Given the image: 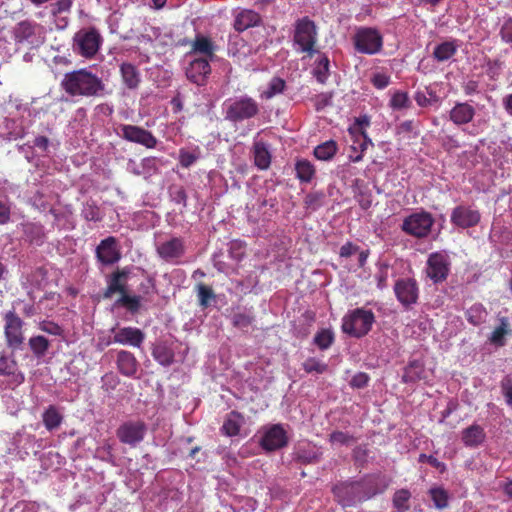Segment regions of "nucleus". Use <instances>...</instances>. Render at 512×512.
Segmentation results:
<instances>
[{"instance_id":"obj_16","label":"nucleus","mask_w":512,"mask_h":512,"mask_svg":"<svg viewBox=\"0 0 512 512\" xmlns=\"http://www.w3.org/2000/svg\"><path fill=\"white\" fill-rule=\"evenodd\" d=\"M450 272V261L448 255L435 252L429 255L427 260L426 274L433 283L445 281Z\"/></svg>"},{"instance_id":"obj_27","label":"nucleus","mask_w":512,"mask_h":512,"mask_svg":"<svg viewBox=\"0 0 512 512\" xmlns=\"http://www.w3.org/2000/svg\"><path fill=\"white\" fill-rule=\"evenodd\" d=\"M116 364L119 372L127 377H132L138 370V361L133 353L120 350L117 354Z\"/></svg>"},{"instance_id":"obj_34","label":"nucleus","mask_w":512,"mask_h":512,"mask_svg":"<svg viewBox=\"0 0 512 512\" xmlns=\"http://www.w3.org/2000/svg\"><path fill=\"white\" fill-rule=\"evenodd\" d=\"M254 163L260 170H266L271 164V154L267 145L262 142H255L253 146Z\"/></svg>"},{"instance_id":"obj_4","label":"nucleus","mask_w":512,"mask_h":512,"mask_svg":"<svg viewBox=\"0 0 512 512\" xmlns=\"http://www.w3.org/2000/svg\"><path fill=\"white\" fill-rule=\"evenodd\" d=\"M292 41L298 54L308 58L317 54L318 29L315 22L308 16L297 19L294 23Z\"/></svg>"},{"instance_id":"obj_2","label":"nucleus","mask_w":512,"mask_h":512,"mask_svg":"<svg viewBox=\"0 0 512 512\" xmlns=\"http://www.w3.org/2000/svg\"><path fill=\"white\" fill-rule=\"evenodd\" d=\"M336 501L344 508L353 507L376 495L379 491L373 486L372 477L360 481H344L332 488Z\"/></svg>"},{"instance_id":"obj_46","label":"nucleus","mask_w":512,"mask_h":512,"mask_svg":"<svg viewBox=\"0 0 512 512\" xmlns=\"http://www.w3.org/2000/svg\"><path fill=\"white\" fill-rule=\"evenodd\" d=\"M254 322V316L251 312L238 310L231 316L233 327L238 329L248 328Z\"/></svg>"},{"instance_id":"obj_37","label":"nucleus","mask_w":512,"mask_h":512,"mask_svg":"<svg viewBox=\"0 0 512 512\" xmlns=\"http://www.w3.org/2000/svg\"><path fill=\"white\" fill-rule=\"evenodd\" d=\"M296 177L300 182L309 183L316 174L315 166L307 159H299L295 163Z\"/></svg>"},{"instance_id":"obj_22","label":"nucleus","mask_w":512,"mask_h":512,"mask_svg":"<svg viewBox=\"0 0 512 512\" xmlns=\"http://www.w3.org/2000/svg\"><path fill=\"white\" fill-rule=\"evenodd\" d=\"M0 375L9 378L10 386H19L25 380L24 374L18 368L17 361L5 355L0 356Z\"/></svg>"},{"instance_id":"obj_48","label":"nucleus","mask_w":512,"mask_h":512,"mask_svg":"<svg viewBox=\"0 0 512 512\" xmlns=\"http://www.w3.org/2000/svg\"><path fill=\"white\" fill-rule=\"evenodd\" d=\"M325 194L321 191L308 193L304 198V207L310 211L318 210L324 202Z\"/></svg>"},{"instance_id":"obj_21","label":"nucleus","mask_w":512,"mask_h":512,"mask_svg":"<svg viewBox=\"0 0 512 512\" xmlns=\"http://www.w3.org/2000/svg\"><path fill=\"white\" fill-rule=\"evenodd\" d=\"M112 332L114 334L113 343L139 348L145 340L144 332L136 327H121L113 329Z\"/></svg>"},{"instance_id":"obj_5","label":"nucleus","mask_w":512,"mask_h":512,"mask_svg":"<svg viewBox=\"0 0 512 512\" xmlns=\"http://www.w3.org/2000/svg\"><path fill=\"white\" fill-rule=\"evenodd\" d=\"M259 112V103L248 95L230 98L224 102V117L229 122H243L256 117Z\"/></svg>"},{"instance_id":"obj_35","label":"nucleus","mask_w":512,"mask_h":512,"mask_svg":"<svg viewBox=\"0 0 512 512\" xmlns=\"http://www.w3.org/2000/svg\"><path fill=\"white\" fill-rule=\"evenodd\" d=\"M351 137L353 138L351 149L355 152L359 151L355 156L350 155L351 161L356 163L362 160L363 152L367 149L368 145H372V141L365 131H360V133L351 135Z\"/></svg>"},{"instance_id":"obj_41","label":"nucleus","mask_w":512,"mask_h":512,"mask_svg":"<svg viewBox=\"0 0 512 512\" xmlns=\"http://www.w3.org/2000/svg\"><path fill=\"white\" fill-rule=\"evenodd\" d=\"M196 291H197L199 306L202 309L208 308L211 305V302L216 301V295L210 286H208L204 283H198L196 285Z\"/></svg>"},{"instance_id":"obj_38","label":"nucleus","mask_w":512,"mask_h":512,"mask_svg":"<svg viewBox=\"0 0 512 512\" xmlns=\"http://www.w3.org/2000/svg\"><path fill=\"white\" fill-rule=\"evenodd\" d=\"M152 356L162 366H169L174 361V352L165 343H158L152 349Z\"/></svg>"},{"instance_id":"obj_60","label":"nucleus","mask_w":512,"mask_h":512,"mask_svg":"<svg viewBox=\"0 0 512 512\" xmlns=\"http://www.w3.org/2000/svg\"><path fill=\"white\" fill-rule=\"evenodd\" d=\"M368 382L369 376L364 372H359L352 377L350 385L354 388H364L368 385Z\"/></svg>"},{"instance_id":"obj_58","label":"nucleus","mask_w":512,"mask_h":512,"mask_svg":"<svg viewBox=\"0 0 512 512\" xmlns=\"http://www.w3.org/2000/svg\"><path fill=\"white\" fill-rule=\"evenodd\" d=\"M40 329L48 334L60 336L63 333V329L57 323L44 321L40 324Z\"/></svg>"},{"instance_id":"obj_18","label":"nucleus","mask_w":512,"mask_h":512,"mask_svg":"<svg viewBox=\"0 0 512 512\" xmlns=\"http://www.w3.org/2000/svg\"><path fill=\"white\" fill-rule=\"evenodd\" d=\"M481 220V214L477 209L471 206L458 205L456 206L450 216L451 223L461 229H468L475 227Z\"/></svg>"},{"instance_id":"obj_54","label":"nucleus","mask_w":512,"mask_h":512,"mask_svg":"<svg viewBox=\"0 0 512 512\" xmlns=\"http://www.w3.org/2000/svg\"><path fill=\"white\" fill-rule=\"evenodd\" d=\"M418 462L419 463L427 462L432 467H434L437 470H439L441 473L445 472V470H446V465L443 462L439 461L433 455H426V454L422 453V454L419 455Z\"/></svg>"},{"instance_id":"obj_53","label":"nucleus","mask_w":512,"mask_h":512,"mask_svg":"<svg viewBox=\"0 0 512 512\" xmlns=\"http://www.w3.org/2000/svg\"><path fill=\"white\" fill-rule=\"evenodd\" d=\"M73 5V0H58L53 3L51 13L53 16H57L59 14L70 12Z\"/></svg>"},{"instance_id":"obj_31","label":"nucleus","mask_w":512,"mask_h":512,"mask_svg":"<svg viewBox=\"0 0 512 512\" xmlns=\"http://www.w3.org/2000/svg\"><path fill=\"white\" fill-rule=\"evenodd\" d=\"M244 423V417L238 411H231L227 414L222 425V432L227 436H237Z\"/></svg>"},{"instance_id":"obj_59","label":"nucleus","mask_w":512,"mask_h":512,"mask_svg":"<svg viewBox=\"0 0 512 512\" xmlns=\"http://www.w3.org/2000/svg\"><path fill=\"white\" fill-rule=\"evenodd\" d=\"M371 83L377 89H384L390 84V76L384 73H376L373 75Z\"/></svg>"},{"instance_id":"obj_11","label":"nucleus","mask_w":512,"mask_h":512,"mask_svg":"<svg viewBox=\"0 0 512 512\" xmlns=\"http://www.w3.org/2000/svg\"><path fill=\"white\" fill-rule=\"evenodd\" d=\"M44 28L40 24L23 20L13 28V37L16 43H28L33 46H39L44 43Z\"/></svg>"},{"instance_id":"obj_7","label":"nucleus","mask_w":512,"mask_h":512,"mask_svg":"<svg viewBox=\"0 0 512 512\" xmlns=\"http://www.w3.org/2000/svg\"><path fill=\"white\" fill-rule=\"evenodd\" d=\"M354 49L366 55H375L383 48V36L373 27H359L352 37Z\"/></svg>"},{"instance_id":"obj_29","label":"nucleus","mask_w":512,"mask_h":512,"mask_svg":"<svg viewBox=\"0 0 512 512\" xmlns=\"http://www.w3.org/2000/svg\"><path fill=\"white\" fill-rule=\"evenodd\" d=\"M426 379L424 364L418 360H413L404 368L402 375L403 383H415Z\"/></svg>"},{"instance_id":"obj_39","label":"nucleus","mask_w":512,"mask_h":512,"mask_svg":"<svg viewBox=\"0 0 512 512\" xmlns=\"http://www.w3.org/2000/svg\"><path fill=\"white\" fill-rule=\"evenodd\" d=\"M458 46L455 41H445L438 44L433 51V57L438 62H444L451 59L457 52Z\"/></svg>"},{"instance_id":"obj_49","label":"nucleus","mask_w":512,"mask_h":512,"mask_svg":"<svg viewBox=\"0 0 512 512\" xmlns=\"http://www.w3.org/2000/svg\"><path fill=\"white\" fill-rule=\"evenodd\" d=\"M334 342V334L329 329H322L314 336V343L321 350L328 349Z\"/></svg>"},{"instance_id":"obj_10","label":"nucleus","mask_w":512,"mask_h":512,"mask_svg":"<svg viewBox=\"0 0 512 512\" xmlns=\"http://www.w3.org/2000/svg\"><path fill=\"white\" fill-rule=\"evenodd\" d=\"M393 291L397 301L405 310H411L418 303L420 288L413 277H402L395 281Z\"/></svg>"},{"instance_id":"obj_17","label":"nucleus","mask_w":512,"mask_h":512,"mask_svg":"<svg viewBox=\"0 0 512 512\" xmlns=\"http://www.w3.org/2000/svg\"><path fill=\"white\" fill-rule=\"evenodd\" d=\"M211 61L209 58L201 57L192 59L185 68L187 79L198 86L205 85L212 71Z\"/></svg>"},{"instance_id":"obj_12","label":"nucleus","mask_w":512,"mask_h":512,"mask_svg":"<svg viewBox=\"0 0 512 512\" xmlns=\"http://www.w3.org/2000/svg\"><path fill=\"white\" fill-rule=\"evenodd\" d=\"M146 432L147 425L144 421L129 420L119 425L116 436L121 443L134 448L144 440Z\"/></svg>"},{"instance_id":"obj_25","label":"nucleus","mask_w":512,"mask_h":512,"mask_svg":"<svg viewBox=\"0 0 512 512\" xmlns=\"http://www.w3.org/2000/svg\"><path fill=\"white\" fill-rule=\"evenodd\" d=\"M124 86L129 90H136L141 83V73L137 66L130 62H123L119 67Z\"/></svg>"},{"instance_id":"obj_19","label":"nucleus","mask_w":512,"mask_h":512,"mask_svg":"<svg viewBox=\"0 0 512 512\" xmlns=\"http://www.w3.org/2000/svg\"><path fill=\"white\" fill-rule=\"evenodd\" d=\"M288 444L287 432L281 424L271 425L263 434L260 445L267 451L272 452L285 447Z\"/></svg>"},{"instance_id":"obj_64","label":"nucleus","mask_w":512,"mask_h":512,"mask_svg":"<svg viewBox=\"0 0 512 512\" xmlns=\"http://www.w3.org/2000/svg\"><path fill=\"white\" fill-rule=\"evenodd\" d=\"M359 251V246L355 245L354 243L348 241L344 245L341 246L339 255L343 258H349L353 254Z\"/></svg>"},{"instance_id":"obj_55","label":"nucleus","mask_w":512,"mask_h":512,"mask_svg":"<svg viewBox=\"0 0 512 512\" xmlns=\"http://www.w3.org/2000/svg\"><path fill=\"white\" fill-rule=\"evenodd\" d=\"M198 159V155L191 153L185 149L179 151V162L183 168H189Z\"/></svg>"},{"instance_id":"obj_23","label":"nucleus","mask_w":512,"mask_h":512,"mask_svg":"<svg viewBox=\"0 0 512 512\" xmlns=\"http://www.w3.org/2000/svg\"><path fill=\"white\" fill-rule=\"evenodd\" d=\"M476 114L475 108L468 102H456L449 112V119L457 126L470 123Z\"/></svg>"},{"instance_id":"obj_32","label":"nucleus","mask_w":512,"mask_h":512,"mask_svg":"<svg viewBox=\"0 0 512 512\" xmlns=\"http://www.w3.org/2000/svg\"><path fill=\"white\" fill-rule=\"evenodd\" d=\"M63 415L55 405H49L42 414V422L48 431L58 429L63 422Z\"/></svg>"},{"instance_id":"obj_44","label":"nucleus","mask_w":512,"mask_h":512,"mask_svg":"<svg viewBox=\"0 0 512 512\" xmlns=\"http://www.w3.org/2000/svg\"><path fill=\"white\" fill-rule=\"evenodd\" d=\"M411 105L412 102L409 98L408 93L401 90L394 91L389 101V106L393 110L408 109L411 107Z\"/></svg>"},{"instance_id":"obj_45","label":"nucleus","mask_w":512,"mask_h":512,"mask_svg":"<svg viewBox=\"0 0 512 512\" xmlns=\"http://www.w3.org/2000/svg\"><path fill=\"white\" fill-rule=\"evenodd\" d=\"M49 346V340L42 335L33 336L29 339V347L38 358L46 354Z\"/></svg>"},{"instance_id":"obj_3","label":"nucleus","mask_w":512,"mask_h":512,"mask_svg":"<svg viewBox=\"0 0 512 512\" xmlns=\"http://www.w3.org/2000/svg\"><path fill=\"white\" fill-rule=\"evenodd\" d=\"M128 268H117L109 277L107 287L103 292L104 299H110L119 293L120 297L115 301V307H123L131 314H136L141 308V296L130 295L127 291L126 281L129 277Z\"/></svg>"},{"instance_id":"obj_36","label":"nucleus","mask_w":512,"mask_h":512,"mask_svg":"<svg viewBox=\"0 0 512 512\" xmlns=\"http://www.w3.org/2000/svg\"><path fill=\"white\" fill-rule=\"evenodd\" d=\"M500 324L493 330L489 341L496 346L505 345V336L512 333L510 323L507 317H501L499 319Z\"/></svg>"},{"instance_id":"obj_51","label":"nucleus","mask_w":512,"mask_h":512,"mask_svg":"<svg viewBox=\"0 0 512 512\" xmlns=\"http://www.w3.org/2000/svg\"><path fill=\"white\" fill-rule=\"evenodd\" d=\"M329 59L323 56L319 59L317 67L314 70V75L318 82L324 84L329 74Z\"/></svg>"},{"instance_id":"obj_61","label":"nucleus","mask_w":512,"mask_h":512,"mask_svg":"<svg viewBox=\"0 0 512 512\" xmlns=\"http://www.w3.org/2000/svg\"><path fill=\"white\" fill-rule=\"evenodd\" d=\"M83 216L87 221H99L101 219L99 209L94 206L87 204L83 210Z\"/></svg>"},{"instance_id":"obj_57","label":"nucleus","mask_w":512,"mask_h":512,"mask_svg":"<svg viewBox=\"0 0 512 512\" xmlns=\"http://www.w3.org/2000/svg\"><path fill=\"white\" fill-rule=\"evenodd\" d=\"M502 393L509 406L512 407V377L507 376L501 381Z\"/></svg>"},{"instance_id":"obj_30","label":"nucleus","mask_w":512,"mask_h":512,"mask_svg":"<svg viewBox=\"0 0 512 512\" xmlns=\"http://www.w3.org/2000/svg\"><path fill=\"white\" fill-rule=\"evenodd\" d=\"M23 234L25 240L30 244L40 246L44 243L45 232L43 225L40 223L27 222L23 224Z\"/></svg>"},{"instance_id":"obj_33","label":"nucleus","mask_w":512,"mask_h":512,"mask_svg":"<svg viewBox=\"0 0 512 512\" xmlns=\"http://www.w3.org/2000/svg\"><path fill=\"white\" fill-rule=\"evenodd\" d=\"M322 452L316 447H299L294 453V460L300 464H314L320 461Z\"/></svg>"},{"instance_id":"obj_8","label":"nucleus","mask_w":512,"mask_h":512,"mask_svg":"<svg viewBox=\"0 0 512 512\" xmlns=\"http://www.w3.org/2000/svg\"><path fill=\"white\" fill-rule=\"evenodd\" d=\"M434 222L431 213L421 210L405 217L401 224V230L415 238H426L430 234Z\"/></svg>"},{"instance_id":"obj_26","label":"nucleus","mask_w":512,"mask_h":512,"mask_svg":"<svg viewBox=\"0 0 512 512\" xmlns=\"http://www.w3.org/2000/svg\"><path fill=\"white\" fill-rule=\"evenodd\" d=\"M485 439V430L478 424H472L461 432V440L463 444L469 448H476L482 445Z\"/></svg>"},{"instance_id":"obj_14","label":"nucleus","mask_w":512,"mask_h":512,"mask_svg":"<svg viewBox=\"0 0 512 512\" xmlns=\"http://www.w3.org/2000/svg\"><path fill=\"white\" fill-rule=\"evenodd\" d=\"M5 327L4 334L8 347L13 350H17L21 347L24 342L23 335V321L13 311H9L5 314Z\"/></svg>"},{"instance_id":"obj_52","label":"nucleus","mask_w":512,"mask_h":512,"mask_svg":"<svg viewBox=\"0 0 512 512\" xmlns=\"http://www.w3.org/2000/svg\"><path fill=\"white\" fill-rule=\"evenodd\" d=\"M329 441L332 444L349 445L355 438L346 432L334 431L329 435Z\"/></svg>"},{"instance_id":"obj_13","label":"nucleus","mask_w":512,"mask_h":512,"mask_svg":"<svg viewBox=\"0 0 512 512\" xmlns=\"http://www.w3.org/2000/svg\"><path fill=\"white\" fill-rule=\"evenodd\" d=\"M119 130L118 135L128 142L142 145L147 149H153L157 146V138L151 131L144 129L143 127L131 124H121L119 126Z\"/></svg>"},{"instance_id":"obj_28","label":"nucleus","mask_w":512,"mask_h":512,"mask_svg":"<svg viewBox=\"0 0 512 512\" xmlns=\"http://www.w3.org/2000/svg\"><path fill=\"white\" fill-rule=\"evenodd\" d=\"M216 46L213 41L201 34H197L192 41L191 53H199L202 54V58H209L210 60H214L216 57Z\"/></svg>"},{"instance_id":"obj_42","label":"nucleus","mask_w":512,"mask_h":512,"mask_svg":"<svg viewBox=\"0 0 512 512\" xmlns=\"http://www.w3.org/2000/svg\"><path fill=\"white\" fill-rule=\"evenodd\" d=\"M428 494L437 509L443 510L449 506V493L443 487H432Z\"/></svg>"},{"instance_id":"obj_50","label":"nucleus","mask_w":512,"mask_h":512,"mask_svg":"<svg viewBox=\"0 0 512 512\" xmlns=\"http://www.w3.org/2000/svg\"><path fill=\"white\" fill-rule=\"evenodd\" d=\"M304 371L308 374H323L327 371L328 365L316 358L310 357L302 364Z\"/></svg>"},{"instance_id":"obj_6","label":"nucleus","mask_w":512,"mask_h":512,"mask_svg":"<svg viewBox=\"0 0 512 512\" xmlns=\"http://www.w3.org/2000/svg\"><path fill=\"white\" fill-rule=\"evenodd\" d=\"M375 315L372 310L356 308L349 311L342 319V331L355 338L366 336L372 329Z\"/></svg>"},{"instance_id":"obj_40","label":"nucleus","mask_w":512,"mask_h":512,"mask_svg":"<svg viewBox=\"0 0 512 512\" xmlns=\"http://www.w3.org/2000/svg\"><path fill=\"white\" fill-rule=\"evenodd\" d=\"M411 492L408 489L402 488L396 490L392 497L393 507L397 512H407L410 510Z\"/></svg>"},{"instance_id":"obj_43","label":"nucleus","mask_w":512,"mask_h":512,"mask_svg":"<svg viewBox=\"0 0 512 512\" xmlns=\"http://www.w3.org/2000/svg\"><path fill=\"white\" fill-rule=\"evenodd\" d=\"M337 152V143L333 140H328L314 149V156L319 160H330Z\"/></svg>"},{"instance_id":"obj_47","label":"nucleus","mask_w":512,"mask_h":512,"mask_svg":"<svg viewBox=\"0 0 512 512\" xmlns=\"http://www.w3.org/2000/svg\"><path fill=\"white\" fill-rule=\"evenodd\" d=\"M286 87V82L284 79L280 77H273L269 84L267 89L261 94V97L264 99H271L274 96L283 93Z\"/></svg>"},{"instance_id":"obj_56","label":"nucleus","mask_w":512,"mask_h":512,"mask_svg":"<svg viewBox=\"0 0 512 512\" xmlns=\"http://www.w3.org/2000/svg\"><path fill=\"white\" fill-rule=\"evenodd\" d=\"M370 125V120L367 116H362L356 118L355 123L348 130L350 135H355L360 133V131H365V128Z\"/></svg>"},{"instance_id":"obj_63","label":"nucleus","mask_w":512,"mask_h":512,"mask_svg":"<svg viewBox=\"0 0 512 512\" xmlns=\"http://www.w3.org/2000/svg\"><path fill=\"white\" fill-rule=\"evenodd\" d=\"M500 35L503 41L506 43L512 42V19H508L504 22L501 27Z\"/></svg>"},{"instance_id":"obj_15","label":"nucleus","mask_w":512,"mask_h":512,"mask_svg":"<svg viewBox=\"0 0 512 512\" xmlns=\"http://www.w3.org/2000/svg\"><path fill=\"white\" fill-rule=\"evenodd\" d=\"M156 252L163 261L179 264L186 252L185 241L181 237H172L159 243L156 247Z\"/></svg>"},{"instance_id":"obj_20","label":"nucleus","mask_w":512,"mask_h":512,"mask_svg":"<svg viewBox=\"0 0 512 512\" xmlns=\"http://www.w3.org/2000/svg\"><path fill=\"white\" fill-rule=\"evenodd\" d=\"M96 257L103 265H112L121 259V251L115 237L109 236L98 244Z\"/></svg>"},{"instance_id":"obj_24","label":"nucleus","mask_w":512,"mask_h":512,"mask_svg":"<svg viewBox=\"0 0 512 512\" xmlns=\"http://www.w3.org/2000/svg\"><path fill=\"white\" fill-rule=\"evenodd\" d=\"M260 23L261 16L259 13L252 9H241L235 14L233 28L240 33L249 28L256 27Z\"/></svg>"},{"instance_id":"obj_62","label":"nucleus","mask_w":512,"mask_h":512,"mask_svg":"<svg viewBox=\"0 0 512 512\" xmlns=\"http://www.w3.org/2000/svg\"><path fill=\"white\" fill-rule=\"evenodd\" d=\"M172 200L177 203L181 204L183 207L187 206V193L183 187H178L171 193Z\"/></svg>"},{"instance_id":"obj_9","label":"nucleus","mask_w":512,"mask_h":512,"mask_svg":"<svg viewBox=\"0 0 512 512\" xmlns=\"http://www.w3.org/2000/svg\"><path fill=\"white\" fill-rule=\"evenodd\" d=\"M102 37L95 28L82 29L74 36L73 50L86 58H93L100 49Z\"/></svg>"},{"instance_id":"obj_1","label":"nucleus","mask_w":512,"mask_h":512,"mask_svg":"<svg viewBox=\"0 0 512 512\" xmlns=\"http://www.w3.org/2000/svg\"><path fill=\"white\" fill-rule=\"evenodd\" d=\"M60 86L71 97L97 98L107 93L102 78L87 68L65 73Z\"/></svg>"}]
</instances>
